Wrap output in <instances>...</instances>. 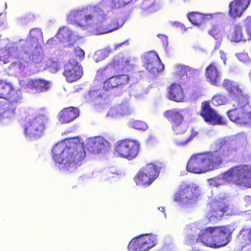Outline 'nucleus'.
I'll list each match as a JSON object with an SVG mask.
<instances>
[{"label": "nucleus", "mask_w": 251, "mask_h": 251, "mask_svg": "<svg viewBox=\"0 0 251 251\" xmlns=\"http://www.w3.org/2000/svg\"><path fill=\"white\" fill-rule=\"evenodd\" d=\"M200 115L204 121L213 125H224L226 124V120L212 109L209 102H202Z\"/></svg>", "instance_id": "17"}, {"label": "nucleus", "mask_w": 251, "mask_h": 251, "mask_svg": "<svg viewBox=\"0 0 251 251\" xmlns=\"http://www.w3.org/2000/svg\"><path fill=\"white\" fill-rule=\"evenodd\" d=\"M227 37L232 42L237 43L245 40L243 26L241 23H233L231 25Z\"/></svg>", "instance_id": "25"}, {"label": "nucleus", "mask_w": 251, "mask_h": 251, "mask_svg": "<svg viewBox=\"0 0 251 251\" xmlns=\"http://www.w3.org/2000/svg\"><path fill=\"white\" fill-rule=\"evenodd\" d=\"M161 167L150 163L142 167L134 177L137 185L149 187L158 177Z\"/></svg>", "instance_id": "7"}, {"label": "nucleus", "mask_w": 251, "mask_h": 251, "mask_svg": "<svg viewBox=\"0 0 251 251\" xmlns=\"http://www.w3.org/2000/svg\"><path fill=\"white\" fill-rule=\"evenodd\" d=\"M227 102V98L226 96L222 94H217L211 99V103L216 106L225 104Z\"/></svg>", "instance_id": "33"}, {"label": "nucleus", "mask_w": 251, "mask_h": 251, "mask_svg": "<svg viewBox=\"0 0 251 251\" xmlns=\"http://www.w3.org/2000/svg\"><path fill=\"white\" fill-rule=\"evenodd\" d=\"M243 23L247 34L251 38V16H247L243 20Z\"/></svg>", "instance_id": "41"}, {"label": "nucleus", "mask_w": 251, "mask_h": 251, "mask_svg": "<svg viewBox=\"0 0 251 251\" xmlns=\"http://www.w3.org/2000/svg\"><path fill=\"white\" fill-rule=\"evenodd\" d=\"M52 153L54 161L63 164L66 168L75 167L81 165L86 157L84 148L75 144L69 147L63 143L57 144L53 147Z\"/></svg>", "instance_id": "2"}, {"label": "nucleus", "mask_w": 251, "mask_h": 251, "mask_svg": "<svg viewBox=\"0 0 251 251\" xmlns=\"http://www.w3.org/2000/svg\"><path fill=\"white\" fill-rule=\"evenodd\" d=\"M155 0H143L141 4V8L144 10H148L155 5Z\"/></svg>", "instance_id": "42"}, {"label": "nucleus", "mask_w": 251, "mask_h": 251, "mask_svg": "<svg viewBox=\"0 0 251 251\" xmlns=\"http://www.w3.org/2000/svg\"><path fill=\"white\" fill-rule=\"evenodd\" d=\"M130 126L136 129L145 130L148 128L147 124L142 121L135 120L130 122Z\"/></svg>", "instance_id": "38"}, {"label": "nucleus", "mask_w": 251, "mask_h": 251, "mask_svg": "<svg viewBox=\"0 0 251 251\" xmlns=\"http://www.w3.org/2000/svg\"><path fill=\"white\" fill-rule=\"evenodd\" d=\"M168 98L171 100L180 102L185 101V95L182 86L177 83H172L167 89Z\"/></svg>", "instance_id": "24"}, {"label": "nucleus", "mask_w": 251, "mask_h": 251, "mask_svg": "<svg viewBox=\"0 0 251 251\" xmlns=\"http://www.w3.org/2000/svg\"><path fill=\"white\" fill-rule=\"evenodd\" d=\"M244 201L246 202L247 205L251 204V196H246L244 198Z\"/></svg>", "instance_id": "47"}, {"label": "nucleus", "mask_w": 251, "mask_h": 251, "mask_svg": "<svg viewBox=\"0 0 251 251\" xmlns=\"http://www.w3.org/2000/svg\"><path fill=\"white\" fill-rule=\"evenodd\" d=\"M44 56L42 52L34 51L29 55V61L34 64H39L44 61Z\"/></svg>", "instance_id": "34"}, {"label": "nucleus", "mask_w": 251, "mask_h": 251, "mask_svg": "<svg viewBox=\"0 0 251 251\" xmlns=\"http://www.w3.org/2000/svg\"><path fill=\"white\" fill-rule=\"evenodd\" d=\"M233 231V229L229 225L207 227L200 232L197 240L208 247L218 248L229 243Z\"/></svg>", "instance_id": "4"}, {"label": "nucleus", "mask_w": 251, "mask_h": 251, "mask_svg": "<svg viewBox=\"0 0 251 251\" xmlns=\"http://www.w3.org/2000/svg\"><path fill=\"white\" fill-rule=\"evenodd\" d=\"M50 81L43 78L32 79L27 83L28 87L38 93L47 91L50 87Z\"/></svg>", "instance_id": "27"}, {"label": "nucleus", "mask_w": 251, "mask_h": 251, "mask_svg": "<svg viewBox=\"0 0 251 251\" xmlns=\"http://www.w3.org/2000/svg\"><path fill=\"white\" fill-rule=\"evenodd\" d=\"M43 33L41 29L33 28L29 31L26 44L32 48H36L40 45V42L43 41Z\"/></svg>", "instance_id": "28"}, {"label": "nucleus", "mask_w": 251, "mask_h": 251, "mask_svg": "<svg viewBox=\"0 0 251 251\" xmlns=\"http://www.w3.org/2000/svg\"><path fill=\"white\" fill-rule=\"evenodd\" d=\"M222 85L228 92L229 94L233 97V100H236L240 97H247L244 95L242 89L236 82L228 79L224 80Z\"/></svg>", "instance_id": "26"}, {"label": "nucleus", "mask_w": 251, "mask_h": 251, "mask_svg": "<svg viewBox=\"0 0 251 251\" xmlns=\"http://www.w3.org/2000/svg\"><path fill=\"white\" fill-rule=\"evenodd\" d=\"M100 12V16L95 17V32L97 34H103L112 32L120 27L118 20L116 19H106V15L104 11L99 8Z\"/></svg>", "instance_id": "14"}, {"label": "nucleus", "mask_w": 251, "mask_h": 251, "mask_svg": "<svg viewBox=\"0 0 251 251\" xmlns=\"http://www.w3.org/2000/svg\"><path fill=\"white\" fill-rule=\"evenodd\" d=\"M49 123V118L44 115H39L30 119L25 126L24 133L29 138H38L43 134Z\"/></svg>", "instance_id": "8"}, {"label": "nucleus", "mask_w": 251, "mask_h": 251, "mask_svg": "<svg viewBox=\"0 0 251 251\" xmlns=\"http://www.w3.org/2000/svg\"><path fill=\"white\" fill-rule=\"evenodd\" d=\"M115 69V64H109L105 66L103 68H101L99 70V72L103 74L109 75V73H111L113 70Z\"/></svg>", "instance_id": "45"}, {"label": "nucleus", "mask_w": 251, "mask_h": 251, "mask_svg": "<svg viewBox=\"0 0 251 251\" xmlns=\"http://www.w3.org/2000/svg\"><path fill=\"white\" fill-rule=\"evenodd\" d=\"M0 99L8 100L0 101V123L12 120L16 117L17 105L21 102V96L11 83L0 80Z\"/></svg>", "instance_id": "3"}, {"label": "nucleus", "mask_w": 251, "mask_h": 251, "mask_svg": "<svg viewBox=\"0 0 251 251\" xmlns=\"http://www.w3.org/2000/svg\"><path fill=\"white\" fill-rule=\"evenodd\" d=\"M223 15L221 12L205 14L196 11H192L189 12L187 15V17L189 21L193 25L198 27H201L205 26L207 21L212 20L215 21L220 20Z\"/></svg>", "instance_id": "16"}, {"label": "nucleus", "mask_w": 251, "mask_h": 251, "mask_svg": "<svg viewBox=\"0 0 251 251\" xmlns=\"http://www.w3.org/2000/svg\"><path fill=\"white\" fill-rule=\"evenodd\" d=\"M11 67L19 72L23 71L25 68V62L24 60H18L14 62L11 65Z\"/></svg>", "instance_id": "43"}, {"label": "nucleus", "mask_w": 251, "mask_h": 251, "mask_svg": "<svg viewBox=\"0 0 251 251\" xmlns=\"http://www.w3.org/2000/svg\"><path fill=\"white\" fill-rule=\"evenodd\" d=\"M199 134V131H196L194 129V128H192L191 130V134L189 136H186L182 140H176V143L178 146H182L186 144L189 141H191L195 137H196Z\"/></svg>", "instance_id": "35"}, {"label": "nucleus", "mask_w": 251, "mask_h": 251, "mask_svg": "<svg viewBox=\"0 0 251 251\" xmlns=\"http://www.w3.org/2000/svg\"><path fill=\"white\" fill-rule=\"evenodd\" d=\"M53 67L55 68V70L57 71L59 70V65L56 62H52V63Z\"/></svg>", "instance_id": "50"}, {"label": "nucleus", "mask_w": 251, "mask_h": 251, "mask_svg": "<svg viewBox=\"0 0 251 251\" xmlns=\"http://www.w3.org/2000/svg\"><path fill=\"white\" fill-rule=\"evenodd\" d=\"M117 113L120 116H124L129 114L131 113V110L127 105L121 104L117 108Z\"/></svg>", "instance_id": "40"}, {"label": "nucleus", "mask_w": 251, "mask_h": 251, "mask_svg": "<svg viewBox=\"0 0 251 251\" xmlns=\"http://www.w3.org/2000/svg\"><path fill=\"white\" fill-rule=\"evenodd\" d=\"M88 99L92 101H95L102 98L101 90L99 89L90 90L88 93Z\"/></svg>", "instance_id": "37"}, {"label": "nucleus", "mask_w": 251, "mask_h": 251, "mask_svg": "<svg viewBox=\"0 0 251 251\" xmlns=\"http://www.w3.org/2000/svg\"><path fill=\"white\" fill-rule=\"evenodd\" d=\"M158 37H159L164 43L167 42L168 38L166 36L164 35H158Z\"/></svg>", "instance_id": "49"}, {"label": "nucleus", "mask_w": 251, "mask_h": 251, "mask_svg": "<svg viewBox=\"0 0 251 251\" xmlns=\"http://www.w3.org/2000/svg\"><path fill=\"white\" fill-rule=\"evenodd\" d=\"M132 0H109L112 8H120L126 6Z\"/></svg>", "instance_id": "36"}, {"label": "nucleus", "mask_w": 251, "mask_h": 251, "mask_svg": "<svg viewBox=\"0 0 251 251\" xmlns=\"http://www.w3.org/2000/svg\"><path fill=\"white\" fill-rule=\"evenodd\" d=\"M88 10L84 9L74 10L69 13L67 18L71 23H74L79 26H85L87 25L90 22H94L95 17L100 16L99 12V7L94 6L91 8L88 12Z\"/></svg>", "instance_id": "9"}, {"label": "nucleus", "mask_w": 251, "mask_h": 251, "mask_svg": "<svg viewBox=\"0 0 251 251\" xmlns=\"http://www.w3.org/2000/svg\"><path fill=\"white\" fill-rule=\"evenodd\" d=\"M205 77L211 84L218 86L221 83V72L218 64L212 62L206 68Z\"/></svg>", "instance_id": "21"}, {"label": "nucleus", "mask_w": 251, "mask_h": 251, "mask_svg": "<svg viewBox=\"0 0 251 251\" xmlns=\"http://www.w3.org/2000/svg\"><path fill=\"white\" fill-rule=\"evenodd\" d=\"M156 236L151 234H142L133 238L128 245L132 251H148L157 244Z\"/></svg>", "instance_id": "13"}, {"label": "nucleus", "mask_w": 251, "mask_h": 251, "mask_svg": "<svg viewBox=\"0 0 251 251\" xmlns=\"http://www.w3.org/2000/svg\"><path fill=\"white\" fill-rule=\"evenodd\" d=\"M123 44H124V43H121V44H118V45H117L116 47H120V46H122Z\"/></svg>", "instance_id": "53"}, {"label": "nucleus", "mask_w": 251, "mask_h": 251, "mask_svg": "<svg viewBox=\"0 0 251 251\" xmlns=\"http://www.w3.org/2000/svg\"><path fill=\"white\" fill-rule=\"evenodd\" d=\"M150 63V66H149L148 63L144 64V66L152 74L158 73L164 70V66L162 63L160 59L157 60V63H154L153 62Z\"/></svg>", "instance_id": "30"}, {"label": "nucleus", "mask_w": 251, "mask_h": 251, "mask_svg": "<svg viewBox=\"0 0 251 251\" xmlns=\"http://www.w3.org/2000/svg\"><path fill=\"white\" fill-rule=\"evenodd\" d=\"M160 59V58L157 53L154 51H150L144 53L143 58L144 64L148 63L149 66H150V63L153 62L154 63H157V60Z\"/></svg>", "instance_id": "31"}, {"label": "nucleus", "mask_w": 251, "mask_h": 251, "mask_svg": "<svg viewBox=\"0 0 251 251\" xmlns=\"http://www.w3.org/2000/svg\"><path fill=\"white\" fill-rule=\"evenodd\" d=\"M140 144L134 140L126 139L118 141L114 151L120 157L132 160L135 158L139 153Z\"/></svg>", "instance_id": "11"}, {"label": "nucleus", "mask_w": 251, "mask_h": 251, "mask_svg": "<svg viewBox=\"0 0 251 251\" xmlns=\"http://www.w3.org/2000/svg\"><path fill=\"white\" fill-rule=\"evenodd\" d=\"M163 115L171 123L172 128L176 134L184 133L188 129V126L184 120L182 111L178 108H173L165 111Z\"/></svg>", "instance_id": "12"}, {"label": "nucleus", "mask_w": 251, "mask_h": 251, "mask_svg": "<svg viewBox=\"0 0 251 251\" xmlns=\"http://www.w3.org/2000/svg\"><path fill=\"white\" fill-rule=\"evenodd\" d=\"M74 53L76 56L79 57L80 58L84 56L85 53L83 50L79 47H76L74 49Z\"/></svg>", "instance_id": "46"}, {"label": "nucleus", "mask_w": 251, "mask_h": 251, "mask_svg": "<svg viewBox=\"0 0 251 251\" xmlns=\"http://www.w3.org/2000/svg\"><path fill=\"white\" fill-rule=\"evenodd\" d=\"M176 75L182 77L186 76V82L192 87L196 86L199 82L198 71L197 69H193L188 66L179 64L176 66Z\"/></svg>", "instance_id": "19"}, {"label": "nucleus", "mask_w": 251, "mask_h": 251, "mask_svg": "<svg viewBox=\"0 0 251 251\" xmlns=\"http://www.w3.org/2000/svg\"><path fill=\"white\" fill-rule=\"evenodd\" d=\"M209 212L206 219L208 222L205 224L214 223L221 220L229 209V205L224 199L212 200L208 204Z\"/></svg>", "instance_id": "10"}, {"label": "nucleus", "mask_w": 251, "mask_h": 251, "mask_svg": "<svg viewBox=\"0 0 251 251\" xmlns=\"http://www.w3.org/2000/svg\"><path fill=\"white\" fill-rule=\"evenodd\" d=\"M79 115L78 107L69 106L64 108L58 114V120L61 124H68L77 118Z\"/></svg>", "instance_id": "23"}, {"label": "nucleus", "mask_w": 251, "mask_h": 251, "mask_svg": "<svg viewBox=\"0 0 251 251\" xmlns=\"http://www.w3.org/2000/svg\"><path fill=\"white\" fill-rule=\"evenodd\" d=\"M63 75L68 82L76 81L83 75L82 67L74 59H71L65 65Z\"/></svg>", "instance_id": "18"}, {"label": "nucleus", "mask_w": 251, "mask_h": 251, "mask_svg": "<svg viewBox=\"0 0 251 251\" xmlns=\"http://www.w3.org/2000/svg\"><path fill=\"white\" fill-rule=\"evenodd\" d=\"M238 59L244 63H248L251 61L248 54L245 52H241L236 54Z\"/></svg>", "instance_id": "44"}, {"label": "nucleus", "mask_w": 251, "mask_h": 251, "mask_svg": "<svg viewBox=\"0 0 251 251\" xmlns=\"http://www.w3.org/2000/svg\"><path fill=\"white\" fill-rule=\"evenodd\" d=\"M223 177L226 181L235 185L251 188V166L245 164L234 166L225 172Z\"/></svg>", "instance_id": "5"}, {"label": "nucleus", "mask_w": 251, "mask_h": 251, "mask_svg": "<svg viewBox=\"0 0 251 251\" xmlns=\"http://www.w3.org/2000/svg\"><path fill=\"white\" fill-rule=\"evenodd\" d=\"M177 25L176 26H179V27H180L181 28H183V27L184 28V30H186L187 29L184 27V25H182L180 23H176Z\"/></svg>", "instance_id": "51"}, {"label": "nucleus", "mask_w": 251, "mask_h": 251, "mask_svg": "<svg viewBox=\"0 0 251 251\" xmlns=\"http://www.w3.org/2000/svg\"><path fill=\"white\" fill-rule=\"evenodd\" d=\"M247 143V137L243 136L221 138L216 143L215 150L192 155L186 170L190 173L201 174L220 169L225 159L236 153L240 147H245Z\"/></svg>", "instance_id": "1"}, {"label": "nucleus", "mask_w": 251, "mask_h": 251, "mask_svg": "<svg viewBox=\"0 0 251 251\" xmlns=\"http://www.w3.org/2000/svg\"><path fill=\"white\" fill-rule=\"evenodd\" d=\"M248 97L241 96L233 101L232 108L227 112L230 120L237 124L244 125L249 122Z\"/></svg>", "instance_id": "6"}, {"label": "nucleus", "mask_w": 251, "mask_h": 251, "mask_svg": "<svg viewBox=\"0 0 251 251\" xmlns=\"http://www.w3.org/2000/svg\"><path fill=\"white\" fill-rule=\"evenodd\" d=\"M240 234L245 242H247L248 244L251 245V227L242 228L240 231Z\"/></svg>", "instance_id": "39"}, {"label": "nucleus", "mask_w": 251, "mask_h": 251, "mask_svg": "<svg viewBox=\"0 0 251 251\" xmlns=\"http://www.w3.org/2000/svg\"><path fill=\"white\" fill-rule=\"evenodd\" d=\"M249 119L251 120V111L249 112Z\"/></svg>", "instance_id": "52"}, {"label": "nucleus", "mask_w": 251, "mask_h": 251, "mask_svg": "<svg viewBox=\"0 0 251 251\" xmlns=\"http://www.w3.org/2000/svg\"><path fill=\"white\" fill-rule=\"evenodd\" d=\"M251 0H233L228 5L229 16L232 19L241 18L249 6Z\"/></svg>", "instance_id": "20"}, {"label": "nucleus", "mask_w": 251, "mask_h": 251, "mask_svg": "<svg viewBox=\"0 0 251 251\" xmlns=\"http://www.w3.org/2000/svg\"><path fill=\"white\" fill-rule=\"evenodd\" d=\"M220 55H221V58L223 60L224 63L225 64H226V54L223 51H220Z\"/></svg>", "instance_id": "48"}, {"label": "nucleus", "mask_w": 251, "mask_h": 251, "mask_svg": "<svg viewBox=\"0 0 251 251\" xmlns=\"http://www.w3.org/2000/svg\"><path fill=\"white\" fill-rule=\"evenodd\" d=\"M130 80V77L126 74L113 75L103 82V88L105 90L122 87L126 85Z\"/></svg>", "instance_id": "22"}, {"label": "nucleus", "mask_w": 251, "mask_h": 251, "mask_svg": "<svg viewBox=\"0 0 251 251\" xmlns=\"http://www.w3.org/2000/svg\"><path fill=\"white\" fill-rule=\"evenodd\" d=\"M104 140L100 137H96L87 143L88 149L93 152H99L104 147Z\"/></svg>", "instance_id": "29"}, {"label": "nucleus", "mask_w": 251, "mask_h": 251, "mask_svg": "<svg viewBox=\"0 0 251 251\" xmlns=\"http://www.w3.org/2000/svg\"><path fill=\"white\" fill-rule=\"evenodd\" d=\"M199 195L197 187L192 185H182L175 194L174 201L182 204H189L195 201Z\"/></svg>", "instance_id": "15"}, {"label": "nucleus", "mask_w": 251, "mask_h": 251, "mask_svg": "<svg viewBox=\"0 0 251 251\" xmlns=\"http://www.w3.org/2000/svg\"><path fill=\"white\" fill-rule=\"evenodd\" d=\"M208 33L220 44L222 41V36L217 25H212L211 27L208 29Z\"/></svg>", "instance_id": "32"}]
</instances>
